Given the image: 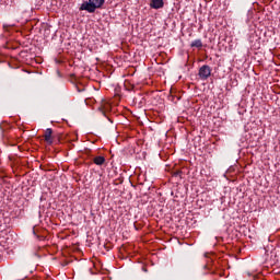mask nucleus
Listing matches in <instances>:
<instances>
[{
  "instance_id": "10",
  "label": "nucleus",
  "mask_w": 280,
  "mask_h": 280,
  "mask_svg": "<svg viewBox=\"0 0 280 280\" xmlns=\"http://www.w3.org/2000/svg\"><path fill=\"white\" fill-rule=\"evenodd\" d=\"M142 84L144 85V84H149V82H144V81H142Z\"/></svg>"
},
{
  "instance_id": "12",
  "label": "nucleus",
  "mask_w": 280,
  "mask_h": 280,
  "mask_svg": "<svg viewBox=\"0 0 280 280\" xmlns=\"http://www.w3.org/2000/svg\"><path fill=\"white\" fill-rule=\"evenodd\" d=\"M145 197H147V195H143V196H142V198H145Z\"/></svg>"
},
{
  "instance_id": "7",
  "label": "nucleus",
  "mask_w": 280,
  "mask_h": 280,
  "mask_svg": "<svg viewBox=\"0 0 280 280\" xmlns=\"http://www.w3.org/2000/svg\"><path fill=\"white\" fill-rule=\"evenodd\" d=\"M141 90V86L139 84H130L129 88H127V91L129 92H139Z\"/></svg>"
},
{
  "instance_id": "6",
  "label": "nucleus",
  "mask_w": 280,
  "mask_h": 280,
  "mask_svg": "<svg viewBox=\"0 0 280 280\" xmlns=\"http://www.w3.org/2000/svg\"><path fill=\"white\" fill-rule=\"evenodd\" d=\"M190 47H191V48L201 49V48H202V40H200V39H195L192 43H190Z\"/></svg>"
},
{
  "instance_id": "14",
  "label": "nucleus",
  "mask_w": 280,
  "mask_h": 280,
  "mask_svg": "<svg viewBox=\"0 0 280 280\" xmlns=\"http://www.w3.org/2000/svg\"><path fill=\"white\" fill-rule=\"evenodd\" d=\"M144 177H145V179H144V180L147 182V175H144Z\"/></svg>"
},
{
  "instance_id": "4",
  "label": "nucleus",
  "mask_w": 280,
  "mask_h": 280,
  "mask_svg": "<svg viewBox=\"0 0 280 280\" xmlns=\"http://www.w3.org/2000/svg\"><path fill=\"white\" fill-rule=\"evenodd\" d=\"M150 5L155 10H160L163 8L164 3H163V0H151Z\"/></svg>"
},
{
  "instance_id": "9",
  "label": "nucleus",
  "mask_w": 280,
  "mask_h": 280,
  "mask_svg": "<svg viewBox=\"0 0 280 280\" xmlns=\"http://www.w3.org/2000/svg\"><path fill=\"white\" fill-rule=\"evenodd\" d=\"M135 152H136L137 154H139V151H138V149H135Z\"/></svg>"
},
{
  "instance_id": "11",
  "label": "nucleus",
  "mask_w": 280,
  "mask_h": 280,
  "mask_svg": "<svg viewBox=\"0 0 280 280\" xmlns=\"http://www.w3.org/2000/svg\"><path fill=\"white\" fill-rule=\"evenodd\" d=\"M135 226H136V230H138V225L135 224Z\"/></svg>"
},
{
  "instance_id": "1",
  "label": "nucleus",
  "mask_w": 280,
  "mask_h": 280,
  "mask_svg": "<svg viewBox=\"0 0 280 280\" xmlns=\"http://www.w3.org/2000/svg\"><path fill=\"white\" fill-rule=\"evenodd\" d=\"M104 3L105 0H89V2L84 1L79 8V11H86L92 14L95 13L97 9H101Z\"/></svg>"
},
{
  "instance_id": "8",
  "label": "nucleus",
  "mask_w": 280,
  "mask_h": 280,
  "mask_svg": "<svg viewBox=\"0 0 280 280\" xmlns=\"http://www.w3.org/2000/svg\"><path fill=\"white\" fill-rule=\"evenodd\" d=\"M33 234L35 235L36 238H38V240H44V236H39V235L37 234L35 228L33 229Z\"/></svg>"
},
{
  "instance_id": "2",
  "label": "nucleus",
  "mask_w": 280,
  "mask_h": 280,
  "mask_svg": "<svg viewBox=\"0 0 280 280\" xmlns=\"http://www.w3.org/2000/svg\"><path fill=\"white\" fill-rule=\"evenodd\" d=\"M199 79L200 80H208L210 75H212V68L209 67L208 65L201 66L198 72Z\"/></svg>"
},
{
  "instance_id": "5",
  "label": "nucleus",
  "mask_w": 280,
  "mask_h": 280,
  "mask_svg": "<svg viewBox=\"0 0 280 280\" xmlns=\"http://www.w3.org/2000/svg\"><path fill=\"white\" fill-rule=\"evenodd\" d=\"M93 163L96 164L97 166H102L103 164L106 163V158L96 156V158L93 159Z\"/></svg>"
},
{
  "instance_id": "13",
  "label": "nucleus",
  "mask_w": 280,
  "mask_h": 280,
  "mask_svg": "<svg viewBox=\"0 0 280 280\" xmlns=\"http://www.w3.org/2000/svg\"><path fill=\"white\" fill-rule=\"evenodd\" d=\"M147 152H144V159H145Z\"/></svg>"
},
{
  "instance_id": "3",
  "label": "nucleus",
  "mask_w": 280,
  "mask_h": 280,
  "mask_svg": "<svg viewBox=\"0 0 280 280\" xmlns=\"http://www.w3.org/2000/svg\"><path fill=\"white\" fill-rule=\"evenodd\" d=\"M52 133H54L52 129L47 128L45 131V135H44L45 142H47V144H49V145H52V143H54Z\"/></svg>"
}]
</instances>
